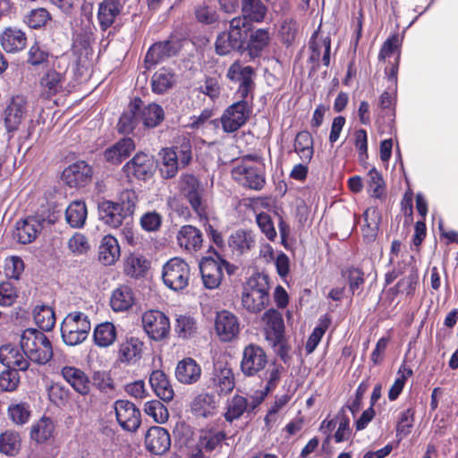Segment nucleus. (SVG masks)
<instances>
[{"mask_svg":"<svg viewBox=\"0 0 458 458\" xmlns=\"http://www.w3.org/2000/svg\"><path fill=\"white\" fill-rule=\"evenodd\" d=\"M214 383L219 394L230 393L234 387V378L231 369L224 368L220 369L214 377Z\"/></svg>","mask_w":458,"mask_h":458,"instance_id":"nucleus-56","label":"nucleus"},{"mask_svg":"<svg viewBox=\"0 0 458 458\" xmlns=\"http://www.w3.org/2000/svg\"><path fill=\"white\" fill-rule=\"evenodd\" d=\"M135 148L134 141L131 138H124L104 152L105 159L113 164L121 163Z\"/></svg>","mask_w":458,"mask_h":458,"instance_id":"nucleus-34","label":"nucleus"},{"mask_svg":"<svg viewBox=\"0 0 458 458\" xmlns=\"http://www.w3.org/2000/svg\"><path fill=\"white\" fill-rule=\"evenodd\" d=\"M180 189L189 200L191 208L198 213L202 211L201 190L197 177L190 174H182L180 177Z\"/></svg>","mask_w":458,"mask_h":458,"instance_id":"nucleus-17","label":"nucleus"},{"mask_svg":"<svg viewBox=\"0 0 458 458\" xmlns=\"http://www.w3.org/2000/svg\"><path fill=\"white\" fill-rule=\"evenodd\" d=\"M0 44L7 53H17L25 48L27 37L21 29L9 27L1 33Z\"/></svg>","mask_w":458,"mask_h":458,"instance_id":"nucleus-24","label":"nucleus"},{"mask_svg":"<svg viewBox=\"0 0 458 458\" xmlns=\"http://www.w3.org/2000/svg\"><path fill=\"white\" fill-rule=\"evenodd\" d=\"M149 267V262L142 255L132 254L125 261L124 270L131 277L143 276Z\"/></svg>","mask_w":458,"mask_h":458,"instance_id":"nucleus-49","label":"nucleus"},{"mask_svg":"<svg viewBox=\"0 0 458 458\" xmlns=\"http://www.w3.org/2000/svg\"><path fill=\"white\" fill-rule=\"evenodd\" d=\"M142 326L146 334L155 341L167 337L170 332L169 318L159 310H148L142 315Z\"/></svg>","mask_w":458,"mask_h":458,"instance_id":"nucleus-8","label":"nucleus"},{"mask_svg":"<svg viewBox=\"0 0 458 458\" xmlns=\"http://www.w3.org/2000/svg\"><path fill=\"white\" fill-rule=\"evenodd\" d=\"M263 321L266 324L267 340L275 348H278L277 352L284 360L287 354V349L284 344V320L279 311L270 309L265 312Z\"/></svg>","mask_w":458,"mask_h":458,"instance_id":"nucleus-6","label":"nucleus"},{"mask_svg":"<svg viewBox=\"0 0 458 458\" xmlns=\"http://www.w3.org/2000/svg\"><path fill=\"white\" fill-rule=\"evenodd\" d=\"M139 104H142V101L140 98H135L131 102L129 110L122 114L117 124L119 132L131 133L140 123L138 114Z\"/></svg>","mask_w":458,"mask_h":458,"instance_id":"nucleus-38","label":"nucleus"},{"mask_svg":"<svg viewBox=\"0 0 458 458\" xmlns=\"http://www.w3.org/2000/svg\"><path fill=\"white\" fill-rule=\"evenodd\" d=\"M159 156L161 157L160 173L162 177L165 179L174 178L177 174L180 165L174 149L170 148H162Z\"/></svg>","mask_w":458,"mask_h":458,"instance_id":"nucleus-44","label":"nucleus"},{"mask_svg":"<svg viewBox=\"0 0 458 458\" xmlns=\"http://www.w3.org/2000/svg\"><path fill=\"white\" fill-rule=\"evenodd\" d=\"M311 54L310 60L314 64V68L318 67L320 56L325 66L330 64L331 40L329 37L318 38V31H315L310 41Z\"/></svg>","mask_w":458,"mask_h":458,"instance_id":"nucleus-19","label":"nucleus"},{"mask_svg":"<svg viewBox=\"0 0 458 458\" xmlns=\"http://www.w3.org/2000/svg\"><path fill=\"white\" fill-rule=\"evenodd\" d=\"M143 343L138 338H130L120 346V359L123 362L135 363L141 358Z\"/></svg>","mask_w":458,"mask_h":458,"instance_id":"nucleus-43","label":"nucleus"},{"mask_svg":"<svg viewBox=\"0 0 458 458\" xmlns=\"http://www.w3.org/2000/svg\"><path fill=\"white\" fill-rule=\"evenodd\" d=\"M242 16L245 22H262L267 13V7L261 0H241Z\"/></svg>","mask_w":458,"mask_h":458,"instance_id":"nucleus-33","label":"nucleus"},{"mask_svg":"<svg viewBox=\"0 0 458 458\" xmlns=\"http://www.w3.org/2000/svg\"><path fill=\"white\" fill-rule=\"evenodd\" d=\"M123 168L129 176L132 175L140 180H146L152 176L156 165L153 157L141 152L136 154Z\"/></svg>","mask_w":458,"mask_h":458,"instance_id":"nucleus-12","label":"nucleus"},{"mask_svg":"<svg viewBox=\"0 0 458 458\" xmlns=\"http://www.w3.org/2000/svg\"><path fill=\"white\" fill-rule=\"evenodd\" d=\"M215 328L221 341H232L240 331L238 318L232 312L222 310L216 314Z\"/></svg>","mask_w":458,"mask_h":458,"instance_id":"nucleus-13","label":"nucleus"},{"mask_svg":"<svg viewBox=\"0 0 458 458\" xmlns=\"http://www.w3.org/2000/svg\"><path fill=\"white\" fill-rule=\"evenodd\" d=\"M120 257V246L118 241L114 236L108 234L102 238L98 259L105 266L114 265Z\"/></svg>","mask_w":458,"mask_h":458,"instance_id":"nucleus-32","label":"nucleus"},{"mask_svg":"<svg viewBox=\"0 0 458 458\" xmlns=\"http://www.w3.org/2000/svg\"><path fill=\"white\" fill-rule=\"evenodd\" d=\"M267 363V355L261 347L250 344L244 348L241 361V369L244 375H256L265 369Z\"/></svg>","mask_w":458,"mask_h":458,"instance_id":"nucleus-10","label":"nucleus"},{"mask_svg":"<svg viewBox=\"0 0 458 458\" xmlns=\"http://www.w3.org/2000/svg\"><path fill=\"white\" fill-rule=\"evenodd\" d=\"M87 207L84 201L74 200L65 210V220L72 228H81L87 219Z\"/></svg>","mask_w":458,"mask_h":458,"instance_id":"nucleus-39","label":"nucleus"},{"mask_svg":"<svg viewBox=\"0 0 458 458\" xmlns=\"http://www.w3.org/2000/svg\"><path fill=\"white\" fill-rule=\"evenodd\" d=\"M406 272L407 274L396 284V292L412 295L419 280L418 269L416 267H407Z\"/></svg>","mask_w":458,"mask_h":458,"instance_id":"nucleus-53","label":"nucleus"},{"mask_svg":"<svg viewBox=\"0 0 458 458\" xmlns=\"http://www.w3.org/2000/svg\"><path fill=\"white\" fill-rule=\"evenodd\" d=\"M270 33L267 29H258L251 32L248 43L250 54L258 56L269 44Z\"/></svg>","mask_w":458,"mask_h":458,"instance_id":"nucleus-46","label":"nucleus"},{"mask_svg":"<svg viewBox=\"0 0 458 458\" xmlns=\"http://www.w3.org/2000/svg\"><path fill=\"white\" fill-rule=\"evenodd\" d=\"M253 403V395L251 396V402L249 403L248 399L241 396L235 395L233 396L228 403L227 411L225 413V418L228 421H233L240 418L244 411L248 410H254L252 408Z\"/></svg>","mask_w":458,"mask_h":458,"instance_id":"nucleus-45","label":"nucleus"},{"mask_svg":"<svg viewBox=\"0 0 458 458\" xmlns=\"http://www.w3.org/2000/svg\"><path fill=\"white\" fill-rule=\"evenodd\" d=\"M41 229V225L37 219L29 217L16 223L13 238L21 244L33 242Z\"/></svg>","mask_w":458,"mask_h":458,"instance_id":"nucleus-27","label":"nucleus"},{"mask_svg":"<svg viewBox=\"0 0 458 458\" xmlns=\"http://www.w3.org/2000/svg\"><path fill=\"white\" fill-rule=\"evenodd\" d=\"M20 344L29 360L37 364H46L53 357L51 342L42 331L34 328L25 329Z\"/></svg>","mask_w":458,"mask_h":458,"instance_id":"nucleus-2","label":"nucleus"},{"mask_svg":"<svg viewBox=\"0 0 458 458\" xmlns=\"http://www.w3.org/2000/svg\"><path fill=\"white\" fill-rule=\"evenodd\" d=\"M144 411L148 416L153 418L155 422L159 424L165 423L169 416L165 406L157 400L147 402Z\"/></svg>","mask_w":458,"mask_h":458,"instance_id":"nucleus-58","label":"nucleus"},{"mask_svg":"<svg viewBox=\"0 0 458 458\" xmlns=\"http://www.w3.org/2000/svg\"><path fill=\"white\" fill-rule=\"evenodd\" d=\"M203 284L208 289L217 288L222 281V267L218 260L212 258L205 259L199 264Z\"/></svg>","mask_w":458,"mask_h":458,"instance_id":"nucleus-23","label":"nucleus"},{"mask_svg":"<svg viewBox=\"0 0 458 458\" xmlns=\"http://www.w3.org/2000/svg\"><path fill=\"white\" fill-rule=\"evenodd\" d=\"M21 446V437L17 431H4L0 435V452L6 455H14Z\"/></svg>","mask_w":458,"mask_h":458,"instance_id":"nucleus-51","label":"nucleus"},{"mask_svg":"<svg viewBox=\"0 0 458 458\" xmlns=\"http://www.w3.org/2000/svg\"><path fill=\"white\" fill-rule=\"evenodd\" d=\"M91 176V167L84 161H79L65 168L62 177L70 187H81L89 182Z\"/></svg>","mask_w":458,"mask_h":458,"instance_id":"nucleus-15","label":"nucleus"},{"mask_svg":"<svg viewBox=\"0 0 458 458\" xmlns=\"http://www.w3.org/2000/svg\"><path fill=\"white\" fill-rule=\"evenodd\" d=\"M228 244L233 252L242 255L254 248L255 236L251 232L238 230L230 236Z\"/></svg>","mask_w":458,"mask_h":458,"instance_id":"nucleus-36","label":"nucleus"},{"mask_svg":"<svg viewBox=\"0 0 458 458\" xmlns=\"http://www.w3.org/2000/svg\"><path fill=\"white\" fill-rule=\"evenodd\" d=\"M26 112V99L22 96L13 97L4 111V123L6 129L9 131L17 130Z\"/></svg>","mask_w":458,"mask_h":458,"instance_id":"nucleus-18","label":"nucleus"},{"mask_svg":"<svg viewBox=\"0 0 458 458\" xmlns=\"http://www.w3.org/2000/svg\"><path fill=\"white\" fill-rule=\"evenodd\" d=\"M255 71L251 66H242L239 62H234L227 71V77L230 81L239 82L238 94L243 99H247L250 95L252 100V92L255 88L253 78Z\"/></svg>","mask_w":458,"mask_h":458,"instance_id":"nucleus-9","label":"nucleus"},{"mask_svg":"<svg viewBox=\"0 0 458 458\" xmlns=\"http://www.w3.org/2000/svg\"><path fill=\"white\" fill-rule=\"evenodd\" d=\"M64 83V73L55 70H48L40 79L41 94L45 98H51L63 89Z\"/></svg>","mask_w":458,"mask_h":458,"instance_id":"nucleus-31","label":"nucleus"},{"mask_svg":"<svg viewBox=\"0 0 458 458\" xmlns=\"http://www.w3.org/2000/svg\"><path fill=\"white\" fill-rule=\"evenodd\" d=\"M147 449L154 454H163L171 446L169 431H147L145 437Z\"/></svg>","mask_w":458,"mask_h":458,"instance_id":"nucleus-30","label":"nucleus"},{"mask_svg":"<svg viewBox=\"0 0 458 458\" xmlns=\"http://www.w3.org/2000/svg\"><path fill=\"white\" fill-rule=\"evenodd\" d=\"M90 328V321L85 313L70 312L61 325L63 340L70 346L80 344L87 339Z\"/></svg>","mask_w":458,"mask_h":458,"instance_id":"nucleus-4","label":"nucleus"},{"mask_svg":"<svg viewBox=\"0 0 458 458\" xmlns=\"http://www.w3.org/2000/svg\"><path fill=\"white\" fill-rule=\"evenodd\" d=\"M216 52L220 55H225L232 51H240L238 46H234L230 34L227 31H223L218 34L215 43Z\"/></svg>","mask_w":458,"mask_h":458,"instance_id":"nucleus-64","label":"nucleus"},{"mask_svg":"<svg viewBox=\"0 0 458 458\" xmlns=\"http://www.w3.org/2000/svg\"><path fill=\"white\" fill-rule=\"evenodd\" d=\"M270 286L268 276L258 273L247 282L242 293V304L245 310L251 313L263 310L269 302Z\"/></svg>","mask_w":458,"mask_h":458,"instance_id":"nucleus-3","label":"nucleus"},{"mask_svg":"<svg viewBox=\"0 0 458 458\" xmlns=\"http://www.w3.org/2000/svg\"><path fill=\"white\" fill-rule=\"evenodd\" d=\"M33 317L36 324L44 331H50L55 324V312L47 305L36 306L33 310Z\"/></svg>","mask_w":458,"mask_h":458,"instance_id":"nucleus-47","label":"nucleus"},{"mask_svg":"<svg viewBox=\"0 0 458 458\" xmlns=\"http://www.w3.org/2000/svg\"><path fill=\"white\" fill-rule=\"evenodd\" d=\"M232 177L244 187L260 191L266 184L265 165L259 157L247 155L232 169Z\"/></svg>","mask_w":458,"mask_h":458,"instance_id":"nucleus-1","label":"nucleus"},{"mask_svg":"<svg viewBox=\"0 0 458 458\" xmlns=\"http://www.w3.org/2000/svg\"><path fill=\"white\" fill-rule=\"evenodd\" d=\"M120 208L116 202L103 199L98 204V217L105 225L116 229L128 218Z\"/></svg>","mask_w":458,"mask_h":458,"instance_id":"nucleus-14","label":"nucleus"},{"mask_svg":"<svg viewBox=\"0 0 458 458\" xmlns=\"http://www.w3.org/2000/svg\"><path fill=\"white\" fill-rule=\"evenodd\" d=\"M116 337V328L111 322H104L98 325L93 332L95 344L102 348L111 346L115 342Z\"/></svg>","mask_w":458,"mask_h":458,"instance_id":"nucleus-40","label":"nucleus"},{"mask_svg":"<svg viewBox=\"0 0 458 458\" xmlns=\"http://www.w3.org/2000/svg\"><path fill=\"white\" fill-rule=\"evenodd\" d=\"M251 105L247 99L231 105L221 117L223 130L226 132H234L244 125L251 113Z\"/></svg>","mask_w":458,"mask_h":458,"instance_id":"nucleus-7","label":"nucleus"},{"mask_svg":"<svg viewBox=\"0 0 458 458\" xmlns=\"http://www.w3.org/2000/svg\"><path fill=\"white\" fill-rule=\"evenodd\" d=\"M123 4L120 0H103L98 4V21L100 29L105 31L109 29L120 15Z\"/></svg>","mask_w":458,"mask_h":458,"instance_id":"nucleus-22","label":"nucleus"},{"mask_svg":"<svg viewBox=\"0 0 458 458\" xmlns=\"http://www.w3.org/2000/svg\"><path fill=\"white\" fill-rule=\"evenodd\" d=\"M139 104L138 114L140 123L146 128H155L164 120L165 113L161 106L151 103L143 107Z\"/></svg>","mask_w":458,"mask_h":458,"instance_id":"nucleus-35","label":"nucleus"},{"mask_svg":"<svg viewBox=\"0 0 458 458\" xmlns=\"http://www.w3.org/2000/svg\"><path fill=\"white\" fill-rule=\"evenodd\" d=\"M117 421L123 429H138L140 426V411L134 403L127 400L114 403Z\"/></svg>","mask_w":458,"mask_h":458,"instance_id":"nucleus-11","label":"nucleus"},{"mask_svg":"<svg viewBox=\"0 0 458 458\" xmlns=\"http://www.w3.org/2000/svg\"><path fill=\"white\" fill-rule=\"evenodd\" d=\"M149 384L155 394L163 401L173 400L174 393L172 385L164 371L157 369L149 376Z\"/></svg>","mask_w":458,"mask_h":458,"instance_id":"nucleus-29","label":"nucleus"},{"mask_svg":"<svg viewBox=\"0 0 458 458\" xmlns=\"http://www.w3.org/2000/svg\"><path fill=\"white\" fill-rule=\"evenodd\" d=\"M191 407L198 418L212 416L215 410L213 397L208 394H199L192 402Z\"/></svg>","mask_w":458,"mask_h":458,"instance_id":"nucleus-54","label":"nucleus"},{"mask_svg":"<svg viewBox=\"0 0 458 458\" xmlns=\"http://www.w3.org/2000/svg\"><path fill=\"white\" fill-rule=\"evenodd\" d=\"M190 277V267L181 258H173L163 267L164 284L173 291L178 292L185 289L189 284Z\"/></svg>","mask_w":458,"mask_h":458,"instance_id":"nucleus-5","label":"nucleus"},{"mask_svg":"<svg viewBox=\"0 0 458 458\" xmlns=\"http://www.w3.org/2000/svg\"><path fill=\"white\" fill-rule=\"evenodd\" d=\"M314 141L311 134L308 131H301L297 133L294 139V151L300 157L303 163H310L314 154Z\"/></svg>","mask_w":458,"mask_h":458,"instance_id":"nucleus-37","label":"nucleus"},{"mask_svg":"<svg viewBox=\"0 0 458 458\" xmlns=\"http://www.w3.org/2000/svg\"><path fill=\"white\" fill-rule=\"evenodd\" d=\"M283 370L284 368L281 365L271 364L267 367L263 378L265 385L261 390L255 392L252 408H256L259 405L264 401L265 397L276 388L281 379Z\"/></svg>","mask_w":458,"mask_h":458,"instance_id":"nucleus-16","label":"nucleus"},{"mask_svg":"<svg viewBox=\"0 0 458 458\" xmlns=\"http://www.w3.org/2000/svg\"><path fill=\"white\" fill-rule=\"evenodd\" d=\"M289 401L290 396L288 394H282L276 397L274 403L270 406L265 417L267 427L273 428L278 426V422L282 420L285 406Z\"/></svg>","mask_w":458,"mask_h":458,"instance_id":"nucleus-42","label":"nucleus"},{"mask_svg":"<svg viewBox=\"0 0 458 458\" xmlns=\"http://www.w3.org/2000/svg\"><path fill=\"white\" fill-rule=\"evenodd\" d=\"M20 382V377L16 369H7L0 373V391L13 392Z\"/></svg>","mask_w":458,"mask_h":458,"instance_id":"nucleus-62","label":"nucleus"},{"mask_svg":"<svg viewBox=\"0 0 458 458\" xmlns=\"http://www.w3.org/2000/svg\"><path fill=\"white\" fill-rule=\"evenodd\" d=\"M202 369L199 364L192 358H184L177 363L175 377L183 385H193L201 377Z\"/></svg>","mask_w":458,"mask_h":458,"instance_id":"nucleus-20","label":"nucleus"},{"mask_svg":"<svg viewBox=\"0 0 458 458\" xmlns=\"http://www.w3.org/2000/svg\"><path fill=\"white\" fill-rule=\"evenodd\" d=\"M368 190L374 198H380L384 193V180L380 173L375 168L369 170L368 174Z\"/></svg>","mask_w":458,"mask_h":458,"instance_id":"nucleus-63","label":"nucleus"},{"mask_svg":"<svg viewBox=\"0 0 458 458\" xmlns=\"http://www.w3.org/2000/svg\"><path fill=\"white\" fill-rule=\"evenodd\" d=\"M246 26L247 23L244 18L234 17L230 21L229 30L227 32L230 34L234 46H238L240 50L243 48L247 38Z\"/></svg>","mask_w":458,"mask_h":458,"instance_id":"nucleus-50","label":"nucleus"},{"mask_svg":"<svg viewBox=\"0 0 458 458\" xmlns=\"http://www.w3.org/2000/svg\"><path fill=\"white\" fill-rule=\"evenodd\" d=\"M134 302L131 287L122 285L115 289L111 296L110 304L114 311H124L130 309Z\"/></svg>","mask_w":458,"mask_h":458,"instance_id":"nucleus-41","label":"nucleus"},{"mask_svg":"<svg viewBox=\"0 0 458 458\" xmlns=\"http://www.w3.org/2000/svg\"><path fill=\"white\" fill-rule=\"evenodd\" d=\"M180 49V44L176 40H165L153 44L148 49L145 63L150 65L156 64L165 58L174 55Z\"/></svg>","mask_w":458,"mask_h":458,"instance_id":"nucleus-21","label":"nucleus"},{"mask_svg":"<svg viewBox=\"0 0 458 458\" xmlns=\"http://www.w3.org/2000/svg\"><path fill=\"white\" fill-rule=\"evenodd\" d=\"M177 242L181 248L188 251H197L202 246L201 232L191 225L182 226L177 233Z\"/></svg>","mask_w":458,"mask_h":458,"instance_id":"nucleus-26","label":"nucleus"},{"mask_svg":"<svg viewBox=\"0 0 458 458\" xmlns=\"http://www.w3.org/2000/svg\"><path fill=\"white\" fill-rule=\"evenodd\" d=\"M30 416V406L26 403L11 404L8 408V417L17 426L27 423Z\"/></svg>","mask_w":458,"mask_h":458,"instance_id":"nucleus-55","label":"nucleus"},{"mask_svg":"<svg viewBox=\"0 0 458 458\" xmlns=\"http://www.w3.org/2000/svg\"><path fill=\"white\" fill-rule=\"evenodd\" d=\"M279 34L284 44L289 46L296 38L298 34V24L296 21L286 18L282 21Z\"/></svg>","mask_w":458,"mask_h":458,"instance_id":"nucleus-60","label":"nucleus"},{"mask_svg":"<svg viewBox=\"0 0 458 458\" xmlns=\"http://www.w3.org/2000/svg\"><path fill=\"white\" fill-rule=\"evenodd\" d=\"M174 83V74L165 68H161L156 72L151 80L152 89L157 94L165 92Z\"/></svg>","mask_w":458,"mask_h":458,"instance_id":"nucleus-48","label":"nucleus"},{"mask_svg":"<svg viewBox=\"0 0 458 458\" xmlns=\"http://www.w3.org/2000/svg\"><path fill=\"white\" fill-rule=\"evenodd\" d=\"M138 202V195L132 190H125L121 192L116 203L120 206V211L123 212L127 217L133 215Z\"/></svg>","mask_w":458,"mask_h":458,"instance_id":"nucleus-57","label":"nucleus"},{"mask_svg":"<svg viewBox=\"0 0 458 458\" xmlns=\"http://www.w3.org/2000/svg\"><path fill=\"white\" fill-rule=\"evenodd\" d=\"M48 20H50V14L44 8L33 9L23 18V21L31 29H40Z\"/></svg>","mask_w":458,"mask_h":458,"instance_id":"nucleus-59","label":"nucleus"},{"mask_svg":"<svg viewBox=\"0 0 458 458\" xmlns=\"http://www.w3.org/2000/svg\"><path fill=\"white\" fill-rule=\"evenodd\" d=\"M61 375L79 394L86 395L89 393V379L81 369L72 366H64L61 369Z\"/></svg>","mask_w":458,"mask_h":458,"instance_id":"nucleus-25","label":"nucleus"},{"mask_svg":"<svg viewBox=\"0 0 458 458\" xmlns=\"http://www.w3.org/2000/svg\"><path fill=\"white\" fill-rule=\"evenodd\" d=\"M67 244L68 249L75 256L86 254L90 248L87 237L81 233H75Z\"/></svg>","mask_w":458,"mask_h":458,"instance_id":"nucleus-61","label":"nucleus"},{"mask_svg":"<svg viewBox=\"0 0 458 458\" xmlns=\"http://www.w3.org/2000/svg\"><path fill=\"white\" fill-rule=\"evenodd\" d=\"M0 361L13 369L26 370L29 368L30 361L24 352L11 345H4L0 348Z\"/></svg>","mask_w":458,"mask_h":458,"instance_id":"nucleus-28","label":"nucleus"},{"mask_svg":"<svg viewBox=\"0 0 458 458\" xmlns=\"http://www.w3.org/2000/svg\"><path fill=\"white\" fill-rule=\"evenodd\" d=\"M365 225L362 227V234L366 241H374L378 230V214L376 208H368L364 214Z\"/></svg>","mask_w":458,"mask_h":458,"instance_id":"nucleus-52","label":"nucleus"}]
</instances>
